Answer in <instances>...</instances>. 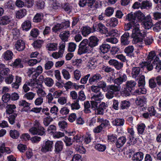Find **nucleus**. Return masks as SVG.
<instances>
[{
  "mask_svg": "<svg viewBox=\"0 0 161 161\" xmlns=\"http://www.w3.org/2000/svg\"><path fill=\"white\" fill-rule=\"evenodd\" d=\"M136 14V12L134 13L131 12L126 15V19L128 20L130 22L125 24V30H129L130 29L132 30H140V25L138 22H137Z\"/></svg>",
  "mask_w": 161,
  "mask_h": 161,
  "instance_id": "f257e3e1",
  "label": "nucleus"
},
{
  "mask_svg": "<svg viewBox=\"0 0 161 161\" xmlns=\"http://www.w3.org/2000/svg\"><path fill=\"white\" fill-rule=\"evenodd\" d=\"M34 123V126L30 129V132L34 135L43 136L45 135V129L41 125L40 123L36 120Z\"/></svg>",
  "mask_w": 161,
  "mask_h": 161,
  "instance_id": "f03ea898",
  "label": "nucleus"
},
{
  "mask_svg": "<svg viewBox=\"0 0 161 161\" xmlns=\"http://www.w3.org/2000/svg\"><path fill=\"white\" fill-rule=\"evenodd\" d=\"M93 49L88 43V40L87 39H84L80 43L78 51L80 55L87 53H90Z\"/></svg>",
  "mask_w": 161,
  "mask_h": 161,
  "instance_id": "7ed1b4c3",
  "label": "nucleus"
},
{
  "mask_svg": "<svg viewBox=\"0 0 161 161\" xmlns=\"http://www.w3.org/2000/svg\"><path fill=\"white\" fill-rule=\"evenodd\" d=\"M136 84V82L135 81L130 80L127 81L125 87L122 91L123 96L125 97L130 96L132 91L134 89Z\"/></svg>",
  "mask_w": 161,
  "mask_h": 161,
  "instance_id": "20e7f679",
  "label": "nucleus"
},
{
  "mask_svg": "<svg viewBox=\"0 0 161 161\" xmlns=\"http://www.w3.org/2000/svg\"><path fill=\"white\" fill-rule=\"evenodd\" d=\"M78 4L80 7H84L87 5L90 8L97 9L98 6L97 2L96 0H79Z\"/></svg>",
  "mask_w": 161,
  "mask_h": 161,
  "instance_id": "39448f33",
  "label": "nucleus"
},
{
  "mask_svg": "<svg viewBox=\"0 0 161 161\" xmlns=\"http://www.w3.org/2000/svg\"><path fill=\"white\" fill-rule=\"evenodd\" d=\"M131 36L135 42L137 43L142 42L143 38L146 36V33L144 31H132Z\"/></svg>",
  "mask_w": 161,
  "mask_h": 161,
  "instance_id": "423d86ee",
  "label": "nucleus"
},
{
  "mask_svg": "<svg viewBox=\"0 0 161 161\" xmlns=\"http://www.w3.org/2000/svg\"><path fill=\"white\" fill-rule=\"evenodd\" d=\"M0 83L2 82L4 77L8 75L10 71L9 69L6 68L5 64H0Z\"/></svg>",
  "mask_w": 161,
  "mask_h": 161,
  "instance_id": "0eeeda50",
  "label": "nucleus"
},
{
  "mask_svg": "<svg viewBox=\"0 0 161 161\" xmlns=\"http://www.w3.org/2000/svg\"><path fill=\"white\" fill-rule=\"evenodd\" d=\"M53 143V141H47L42 145L41 151L44 153L52 151Z\"/></svg>",
  "mask_w": 161,
  "mask_h": 161,
  "instance_id": "6e6552de",
  "label": "nucleus"
},
{
  "mask_svg": "<svg viewBox=\"0 0 161 161\" xmlns=\"http://www.w3.org/2000/svg\"><path fill=\"white\" fill-rule=\"evenodd\" d=\"M127 80V76L125 73H120L118 77L114 80L115 84L119 86L123 82H125Z\"/></svg>",
  "mask_w": 161,
  "mask_h": 161,
  "instance_id": "1a4fd4ad",
  "label": "nucleus"
},
{
  "mask_svg": "<svg viewBox=\"0 0 161 161\" xmlns=\"http://www.w3.org/2000/svg\"><path fill=\"white\" fill-rule=\"evenodd\" d=\"M109 64L114 66L117 70H119L123 67V64L122 63L119 62L115 59H111L108 62Z\"/></svg>",
  "mask_w": 161,
  "mask_h": 161,
  "instance_id": "9d476101",
  "label": "nucleus"
},
{
  "mask_svg": "<svg viewBox=\"0 0 161 161\" xmlns=\"http://www.w3.org/2000/svg\"><path fill=\"white\" fill-rule=\"evenodd\" d=\"M69 22L66 21L61 24H57L55 25L52 29V30H59L61 29H65L69 26Z\"/></svg>",
  "mask_w": 161,
  "mask_h": 161,
  "instance_id": "9b49d317",
  "label": "nucleus"
},
{
  "mask_svg": "<svg viewBox=\"0 0 161 161\" xmlns=\"http://www.w3.org/2000/svg\"><path fill=\"white\" fill-rule=\"evenodd\" d=\"M143 27L146 29H149L153 26L152 19L150 16H147L146 19L142 23Z\"/></svg>",
  "mask_w": 161,
  "mask_h": 161,
  "instance_id": "f8f14e48",
  "label": "nucleus"
},
{
  "mask_svg": "<svg viewBox=\"0 0 161 161\" xmlns=\"http://www.w3.org/2000/svg\"><path fill=\"white\" fill-rule=\"evenodd\" d=\"M106 103L104 102L100 104L97 108L95 110V113L97 115H103L104 111L107 107Z\"/></svg>",
  "mask_w": 161,
  "mask_h": 161,
  "instance_id": "ddd939ff",
  "label": "nucleus"
},
{
  "mask_svg": "<svg viewBox=\"0 0 161 161\" xmlns=\"http://www.w3.org/2000/svg\"><path fill=\"white\" fill-rule=\"evenodd\" d=\"M102 79V77L99 74H96L92 75L89 79V82L91 84H92L94 82H97Z\"/></svg>",
  "mask_w": 161,
  "mask_h": 161,
  "instance_id": "4468645a",
  "label": "nucleus"
},
{
  "mask_svg": "<svg viewBox=\"0 0 161 161\" xmlns=\"http://www.w3.org/2000/svg\"><path fill=\"white\" fill-rule=\"evenodd\" d=\"M129 33H125L121 37V42L122 44L124 45L129 44L130 43V41L129 40Z\"/></svg>",
  "mask_w": 161,
  "mask_h": 161,
  "instance_id": "2eb2a0df",
  "label": "nucleus"
},
{
  "mask_svg": "<svg viewBox=\"0 0 161 161\" xmlns=\"http://www.w3.org/2000/svg\"><path fill=\"white\" fill-rule=\"evenodd\" d=\"M98 41L99 39L96 37L92 36L89 39L88 43L93 49L94 47L98 45Z\"/></svg>",
  "mask_w": 161,
  "mask_h": 161,
  "instance_id": "dca6fc26",
  "label": "nucleus"
},
{
  "mask_svg": "<svg viewBox=\"0 0 161 161\" xmlns=\"http://www.w3.org/2000/svg\"><path fill=\"white\" fill-rule=\"evenodd\" d=\"M15 46L17 50L19 51H22L25 49V43L22 40H19L16 42Z\"/></svg>",
  "mask_w": 161,
  "mask_h": 161,
  "instance_id": "f3484780",
  "label": "nucleus"
},
{
  "mask_svg": "<svg viewBox=\"0 0 161 161\" xmlns=\"http://www.w3.org/2000/svg\"><path fill=\"white\" fill-rule=\"evenodd\" d=\"M126 140L125 137L122 136L119 137L115 143V145L117 147L120 148L125 144Z\"/></svg>",
  "mask_w": 161,
  "mask_h": 161,
  "instance_id": "a211bd4d",
  "label": "nucleus"
},
{
  "mask_svg": "<svg viewBox=\"0 0 161 161\" xmlns=\"http://www.w3.org/2000/svg\"><path fill=\"white\" fill-rule=\"evenodd\" d=\"M63 147V142L61 141H57L54 146V152L58 153L62 151Z\"/></svg>",
  "mask_w": 161,
  "mask_h": 161,
  "instance_id": "6ab92c4d",
  "label": "nucleus"
},
{
  "mask_svg": "<svg viewBox=\"0 0 161 161\" xmlns=\"http://www.w3.org/2000/svg\"><path fill=\"white\" fill-rule=\"evenodd\" d=\"M69 36L70 34L69 31H63L60 33L59 36L62 40V42H65L68 41Z\"/></svg>",
  "mask_w": 161,
  "mask_h": 161,
  "instance_id": "aec40b11",
  "label": "nucleus"
},
{
  "mask_svg": "<svg viewBox=\"0 0 161 161\" xmlns=\"http://www.w3.org/2000/svg\"><path fill=\"white\" fill-rule=\"evenodd\" d=\"M136 19L137 22H141L142 23L146 19L147 16H145L144 14L142 13L141 11H138L136 12Z\"/></svg>",
  "mask_w": 161,
  "mask_h": 161,
  "instance_id": "412c9836",
  "label": "nucleus"
},
{
  "mask_svg": "<svg viewBox=\"0 0 161 161\" xmlns=\"http://www.w3.org/2000/svg\"><path fill=\"white\" fill-rule=\"evenodd\" d=\"M146 102L147 99L143 96L137 98L135 101L136 105H139L141 107L143 106L146 104Z\"/></svg>",
  "mask_w": 161,
  "mask_h": 161,
  "instance_id": "4be33fe9",
  "label": "nucleus"
},
{
  "mask_svg": "<svg viewBox=\"0 0 161 161\" xmlns=\"http://www.w3.org/2000/svg\"><path fill=\"white\" fill-rule=\"evenodd\" d=\"M97 60L95 58H91L88 62L87 66L92 69H94L97 66Z\"/></svg>",
  "mask_w": 161,
  "mask_h": 161,
  "instance_id": "5701e85b",
  "label": "nucleus"
},
{
  "mask_svg": "<svg viewBox=\"0 0 161 161\" xmlns=\"http://www.w3.org/2000/svg\"><path fill=\"white\" fill-rule=\"evenodd\" d=\"M121 89L120 86L117 85H108L107 87V90H109L114 93L115 92H119Z\"/></svg>",
  "mask_w": 161,
  "mask_h": 161,
  "instance_id": "b1692460",
  "label": "nucleus"
},
{
  "mask_svg": "<svg viewBox=\"0 0 161 161\" xmlns=\"http://www.w3.org/2000/svg\"><path fill=\"white\" fill-rule=\"evenodd\" d=\"M14 55L13 52L10 50H7L3 54V57L6 60H9L12 59Z\"/></svg>",
  "mask_w": 161,
  "mask_h": 161,
  "instance_id": "393cba45",
  "label": "nucleus"
},
{
  "mask_svg": "<svg viewBox=\"0 0 161 161\" xmlns=\"http://www.w3.org/2000/svg\"><path fill=\"white\" fill-rule=\"evenodd\" d=\"M130 103L129 101L123 100L120 103V109L121 110L127 109L130 106Z\"/></svg>",
  "mask_w": 161,
  "mask_h": 161,
  "instance_id": "a878e982",
  "label": "nucleus"
},
{
  "mask_svg": "<svg viewBox=\"0 0 161 161\" xmlns=\"http://www.w3.org/2000/svg\"><path fill=\"white\" fill-rule=\"evenodd\" d=\"M127 130L128 133L131 136L132 138V140H134L133 142H132V141H130V142H128V143L130 145H133L134 144H135L136 142V140L134 139L135 138V131L134 130L133 128H128L127 129Z\"/></svg>",
  "mask_w": 161,
  "mask_h": 161,
  "instance_id": "bb28decb",
  "label": "nucleus"
},
{
  "mask_svg": "<svg viewBox=\"0 0 161 161\" xmlns=\"http://www.w3.org/2000/svg\"><path fill=\"white\" fill-rule=\"evenodd\" d=\"M143 154L141 152H139L133 155L132 159L135 161H140L143 159Z\"/></svg>",
  "mask_w": 161,
  "mask_h": 161,
  "instance_id": "cd10ccee",
  "label": "nucleus"
},
{
  "mask_svg": "<svg viewBox=\"0 0 161 161\" xmlns=\"http://www.w3.org/2000/svg\"><path fill=\"white\" fill-rule=\"evenodd\" d=\"M111 48L110 46L107 44H103L100 47V49L101 52L105 53L108 52L110 50Z\"/></svg>",
  "mask_w": 161,
  "mask_h": 161,
  "instance_id": "c85d7f7f",
  "label": "nucleus"
},
{
  "mask_svg": "<svg viewBox=\"0 0 161 161\" xmlns=\"http://www.w3.org/2000/svg\"><path fill=\"white\" fill-rule=\"evenodd\" d=\"M134 50V47L133 46H129L125 49L124 52L127 55L131 56Z\"/></svg>",
  "mask_w": 161,
  "mask_h": 161,
  "instance_id": "c756f323",
  "label": "nucleus"
},
{
  "mask_svg": "<svg viewBox=\"0 0 161 161\" xmlns=\"http://www.w3.org/2000/svg\"><path fill=\"white\" fill-rule=\"evenodd\" d=\"M43 43L42 40H38L34 41L32 45L35 48L38 49L41 48Z\"/></svg>",
  "mask_w": 161,
  "mask_h": 161,
  "instance_id": "7c9ffc66",
  "label": "nucleus"
},
{
  "mask_svg": "<svg viewBox=\"0 0 161 161\" xmlns=\"http://www.w3.org/2000/svg\"><path fill=\"white\" fill-rule=\"evenodd\" d=\"M58 44L55 43H49L46 45V48L49 51H55L57 49Z\"/></svg>",
  "mask_w": 161,
  "mask_h": 161,
  "instance_id": "2f4dec72",
  "label": "nucleus"
},
{
  "mask_svg": "<svg viewBox=\"0 0 161 161\" xmlns=\"http://www.w3.org/2000/svg\"><path fill=\"white\" fill-rule=\"evenodd\" d=\"M125 120L122 119H116L112 122L113 124L115 126H121L124 124Z\"/></svg>",
  "mask_w": 161,
  "mask_h": 161,
  "instance_id": "473e14b6",
  "label": "nucleus"
},
{
  "mask_svg": "<svg viewBox=\"0 0 161 161\" xmlns=\"http://www.w3.org/2000/svg\"><path fill=\"white\" fill-rule=\"evenodd\" d=\"M141 68L139 67H134L132 69V76L136 78L140 74Z\"/></svg>",
  "mask_w": 161,
  "mask_h": 161,
  "instance_id": "72a5a7b5",
  "label": "nucleus"
},
{
  "mask_svg": "<svg viewBox=\"0 0 161 161\" xmlns=\"http://www.w3.org/2000/svg\"><path fill=\"white\" fill-rule=\"evenodd\" d=\"M12 65L15 68H22L23 67V65L22 64V60L20 58L16 59L14 62L12 63Z\"/></svg>",
  "mask_w": 161,
  "mask_h": 161,
  "instance_id": "f704fd0d",
  "label": "nucleus"
},
{
  "mask_svg": "<svg viewBox=\"0 0 161 161\" xmlns=\"http://www.w3.org/2000/svg\"><path fill=\"white\" fill-rule=\"evenodd\" d=\"M10 22L9 18L7 16H4L0 17V24L6 25L9 23Z\"/></svg>",
  "mask_w": 161,
  "mask_h": 161,
  "instance_id": "c9c22d12",
  "label": "nucleus"
},
{
  "mask_svg": "<svg viewBox=\"0 0 161 161\" xmlns=\"http://www.w3.org/2000/svg\"><path fill=\"white\" fill-rule=\"evenodd\" d=\"M26 14L25 9H21L16 12V15L17 18L20 19L23 17Z\"/></svg>",
  "mask_w": 161,
  "mask_h": 161,
  "instance_id": "e433bc0d",
  "label": "nucleus"
},
{
  "mask_svg": "<svg viewBox=\"0 0 161 161\" xmlns=\"http://www.w3.org/2000/svg\"><path fill=\"white\" fill-rule=\"evenodd\" d=\"M0 151L1 153H9L11 152V150L8 147H6L4 144H3L0 146ZM1 154L0 153V157Z\"/></svg>",
  "mask_w": 161,
  "mask_h": 161,
  "instance_id": "4c0bfd02",
  "label": "nucleus"
},
{
  "mask_svg": "<svg viewBox=\"0 0 161 161\" xmlns=\"http://www.w3.org/2000/svg\"><path fill=\"white\" fill-rule=\"evenodd\" d=\"M141 9H143L150 8L152 5V3L147 0L143 1L141 3Z\"/></svg>",
  "mask_w": 161,
  "mask_h": 161,
  "instance_id": "58836bf2",
  "label": "nucleus"
},
{
  "mask_svg": "<svg viewBox=\"0 0 161 161\" xmlns=\"http://www.w3.org/2000/svg\"><path fill=\"white\" fill-rule=\"evenodd\" d=\"M61 7L66 11L70 12L72 9V6L68 3L65 2L61 4Z\"/></svg>",
  "mask_w": 161,
  "mask_h": 161,
  "instance_id": "ea45409f",
  "label": "nucleus"
},
{
  "mask_svg": "<svg viewBox=\"0 0 161 161\" xmlns=\"http://www.w3.org/2000/svg\"><path fill=\"white\" fill-rule=\"evenodd\" d=\"M37 77L33 75L32 76V79H30L29 80L27 81L29 86L34 87L35 86L36 83V78Z\"/></svg>",
  "mask_w": 161,
  "mask_h": 161,
  "instance_id": "a19ab883",
  "label": "nucleus"
},
{
  "mask_svg": "<svg viewBox=\"0 0 161 161\" xmlns=\"http://www.w3.org/2000/svg\"><path fill=\"white\" fill-rule=\"evenodd\" d=\"M6 112L7 114H11L14 112L16 108V106L14 104H9L7 106Z\"/></svg>",
  "mask_w": 161,
  "mask_h": 161,
  "instance_id": "79ce46f5",
  "label": "nucleus"
},
{
  "mask_svg": "<svg viewBox=\"0 0 161 161\" xmlns=\"http://www.w3.org/2000/svg\"><path fill=\"white\" fill-rule=\"evenodd\" d=\"M138 80V86L139 87L144 86L145 84L144 76L143 75H140Z\"/></svg>",
  "mask_w": 161,
  "mask_h": 161,
  "instance_id": "37998d69",
  "label": "nucleus"
},
{
  "mask_svg": "<svg viewBox=\"0 0 161 161\" xmlns=\"http://www.w3.org/2000/svg\"><path fill=\"white\" fill-rule=\"evenodd\" d=\"M84 112L86 113H88L91 112L90 108L91 107V105L89 103V101H85L84 103Z\"/></svg>",
  "mask_w": 161,
  "mask_h": 161,
  "instance_id": "c03bdc74",
  "label": "nucleus"
},
{
  "mask_svg": "<svg viewBox=\"0 0 161 161\" xmlns=\"http://www.w3.org/2000/svg\"><path fill=\"white\" fill-rule=\"evenodd\" d=\"M9 134L10 136L13 139H17L19 136V132L16 130H10Z\"/></svg>",
  "mask_w": 161,
  "mask_h": 161,
  "instance_id": "a18cd8bd",
  "label": "nucleus"
},
{
  "mask_svg": "<svg viewBox=\"0 0 161 161\" xmlns=\"http://www.w3.org/2000/svg\"><path fill=\"white\" fill-rule=\"evenodd\" d=\"M155 80V77H153L149 80V85L150 88L153 89L157 86V85Z\"/></svg>",
  "mask_w": 161,
  "mask_h": 161,
  "instance_id": "49530a36",
  "label": "nucleus"
},
{
  "mask_svg": "<svg viewBox=\"0 0 161 161\" xmlns=\"http://www.w3.org/2000/svg\"><path fill=\"white\" fill-rule=\"evenodd\" d=\"M36 96V94L32 92H29L25 93L24 97L28 100H32Z\"/></svg>",
  "mask_w": 161,
  "mask_h": 161,
  "instance_id": "de8ad7c7",
  "label": "nucleus"
},
{
  "mask_svg": "<svg viewBox=\"0 0 161 161\" xmlns=\"http://www.w3.org/2000/svg\"><path fill=\"white\" fill-rule=\"evenodd\" d=\"M31 27V23L29 20L25 21L22 24V28L23 30H29L30 29Z\"/></svg>",
  "mask_w": 161,
  "mask_h": 161,
  "instance_id": "09e8293b",
  "label": "nucleus"
},
{
  "mask_svg": "<svg viewBox=\"0 0 161 161\" xmlns=\"http://www.w3.org/2000/svg\"><path fill=\"white\" fill-rule=\"evenodd\" d=\"M86 99V97L84 94V91L82 90L80 91L78 93V98L76 100L79 101H84Z\"/></svg>",
  "mask_w": 161,
  "mask_h": 161,
  "instance_id": "8fccbe9b",
  "label": "nucleus"
},
{
  "mask_svg": "<svg viewBox=\"0 0 161 161\" xmlns=\"http://www.w3.org/2000/svg\"><path fill=\"white\" fill-rule=\"evenodd\" d=\"M53 120V118L50 116H48L44 118L43 119V124L46 126H47Z\"/></svg>",
  "mask_w": 161,
  "mask_h": 161,
  "instance_id": "3c124183",
  "label": "nucleus"
},
{
  "mask_svg": "<svg viewBox=\"0 0 161 161\" xmlns=\"http://www.w3.org/2000/svg\"><path fill=\"white\" fill-rule=\"evenodd\" d=\"M43 16L42 14H37L34 17L33 21L35 22H39L41 21Z\"/></svg>",
  "mask_w": 161,
  "mask_h": 161,
  "instance_id": "603ef678",
  "label": "nucleus"
},
{
  "mask_svg": "<svg viewBox=\"0 0 161 161\" xmlns=\"http://www.w3.org/2000/svg\"><path fill=\"white\" fill-rule=\"evenodd\" d=\"M44 81L46 85L48 86H52L53 84V80L50 78H46L44 79Z\"/></svg>",
  "mask_w": 161,
  "mask_h": 161,
  "instance_id": "864d4df0",
  "label": "nucleus"
},
{
  "mask_svg": "<svg viewBox=\"0 0 161 161\" xmlns=\"http://www.w3.org/2000/svg\"><path fill=\"white\" fill-rule=\"evenodd\" d=\"M14 78V76L12 75H8L6 77H4L6 83L8 84H11L13 81Z\"/></svg>",
  "mask_w": 161,
  "mask_h": 161,
  "instance_id": "5fc2aeb1",
  "label": "nucleus"
},
{
  "mask_svg": "<svg viewBox=\"0 0 161 161\" xmlns=\"http://www.w3.org/2000/svg\"><path fill=\"white\" fill-rule=\"evenodd\" d=\"M53 66V61H48L46 62L44 64V68L46 70H49L51 69Z\"/></svg>",
  "mask_w": 161,
  "mask_h": 161,
  "instance_id": "6e6d98bb",
  "label": "nucleus"
},
{
  "mask_svg": "<svg viewBox=\"0 0 161 161\" xmlns=\"http://www.w3.org/2000/svg\"><path fill=\"white\" fill-rule=\"evenodd\" d=\"M65 139L64 141L66 143V145L67 146H70L72 145L73 142V139H72L71 137H69L67 136H65Z\"/></svg>",
  "mask_w": 161,
  "mask_h": 161,
  "instance_id": "4d7b16f0",
  "label": "nucleus"
},
{
  "mask_svg": "<svg viewBox=\"0 0 161 161\" xmlns=\"http://www.w3.org/2000/svg\"><path fill=\"white\" fill-rule=\"evenodd\" d=\"M102 33L104 34L105 36L108 37L109 36H114L117 34L114 31H102Z\"/></svg>",
  "mask_w": 161,
  "mask_h": 161,
  "instance_id": "13d9d810",
  "label": "nucleus"
},
{
  "mask_svg": "<svg viewBox=\"0 0 161 161\" xmlns=\"http://www.w3.org/2000/svg\"><path fill=\"white\" fill-rule=\"evenodd\" d=\"M95 149L99 151L103 152L106 148V147L104 145L97 144L95 145Z\"/></svg>",
  "mask_w": 161,
  "mask_h": 161,
  "instance_id": "bf43d9fd",
  "label": "nucleus"
},
{
  "mask_svg": "<svg viewBox=\"0 0 161 161\" xmlns=\"http://www.w3.org/2000/svg\"><path fill=\"white\" fill-rule=\"evenodd\" d=\"M145 127V125L144 124H141L138 125L137 129L138 133L141 134H142L144 132Z\"/></svg>",
  "mask_w": 161,
  "mask_h": 161,
  "instance_id": "052dcab7",
  "label": "nucleus"
},
{
  "mask_svg": "<svg viewBox=\"0 0 161 161\" xmlns=\"http://www.w3.org/2000/svg\"><path fill=\"white\" fill-rule=\"evenodd\" d=\"M62 73L64 78L66 80H68L70 78V75L68 71L65 69H63L62 71Z\"/></svg>",
  "mask_w": 161,
  "mask_h": 161,
  "instance_id": "680f3d73",
  "label": "nucleus"
},
{
  "mask_svg": "<svg viewBox=\"0 0 161 161\" xmlns=\"http://www.w3.org/2000/svg\"><path fill=\"white\" fill-rule=\"evenodd\" d=\"M156 54L154 51L151 52L147 56V61L151 62L153 58L156 57Z\"/></svg>",
  "mask_w": 161,
  "mask_h": 161,
  "instance_id": "e2e57ef3",
  "label": "nucleus"
},
{
  "mask_svg": "<svg viewBox=\"0 0 161 161\" xmlns=\"http://www.w3.org/2000/svg\"><path fill=\"white\" fill-rule=\"evenodd\" d=\"M11 95L9 93L4 94L2 97V100L4 103L8 102L11 99Z\"/></svg>",
  "mask_w": 161,
  "mask_h": 161,
  "instance_id": "0e129e2a",
  "label": "nucleus"
},
{
  "mask_svg": "<svg viewBox=\"0 0 161 161\" xmlns=\"http://www.w3.org/2000/svg\"><path fill=\"white\" fill-rule=\"evenodd\" d=\"M147 113L149 114L150 116H154L156 113V112L154 110V108L153 106H151V107H149L147 111Z\"/></svg>",
  "mask_w": 161,
  "mask_h": 161,
  "instance_id": "69168bd1",
  "label": "nucleus"
},
{
  "mask_svg": "<svg viewBox=\"0 0 161 161\" xmlns=\"http://www.w3.org/2000/svg\"><path fill=\"white\" fill-rule=\"evenodd\" d=\"M76 47V45L74 43L70 42L69 43L68 51L70 52H74Z\"/></svg>",
  "mask_w": 161,
  "mask_h": 161,
  "instance_id": "338daca9",
  "label": "nucleus"
},
{
  "mask_svg": "<svg viewBox=\"0 0 161 161\" xmlns=\"http://www.w3.org/2000/svg\"><path fill=\"white\" fill-rule=\"evenodd\" d=\"M31 105V103L27 102L25 100H22L19 102V105L20 106L24 107H29Z\"/></svg>",
  "mask_w": 161,
  "mask_h": 161,
  "instance_id": "774afa93",
  "label": "nucleus"
}]
</instances>
